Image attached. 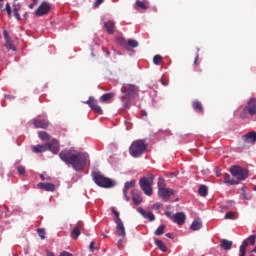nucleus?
<instances>
[{"mask_svg": "<svg viewBox=\"0 0 256 256\" xmlns=\"http://www.w3.org/2000/svg\"><path fill=\"white\" fill-rule=\"evenodd\" d=\"M249 113V115H256V98H251L244 108V115Z\"/></svg>", "mask_w": 256, "mask_h": 256, "instance_id": "obj_11", "label": "nucleus"}, {"mask_svg": "<svg viewBox=\"0 0 256 256\" xmlns=\"http://www.w3.org/2000/svg\"><path fill=\"white\" fill-rule=\"evenodd\" d=\"M198 193H199V195H201V197H207V195L209 193V189L205 185H200V187L198 189Z\"/></svg>", "mask_w": 256, "mask_h": 256, "instance_id": "obj_26", "label": "nucleus"}, {"mask_svg": "<svg viewBox=\"0 0 256 256\" xmlns=\"http://www.w3.org/2000/svg\"><path fill=\"white\" fill-rule=\"evenodd\" d=\"M167 217H171V212H166Z\"/></svg>", "mask_w": 256, "mask_h": 256, "instance_id": "obj_50", "label": "nucleus"}, {"mask_svg": "<svg viewBox=\"0 0 256 256\" xmlns=\"http://www.w3.org/2000/svg\"><path fill=\"white\" fill-rule=\"evenodd\" d=\"M147 150V144L143 140H136L130 146V155L132 157H140Z\"/></svg>", "mask_w": 256, "mask_h": 256, "instance_id": "obj_6", "label": "nucleus"}, {"mask_svg": "<svg viewBox=\"0 0 256 256\" xmlns=\"http://www.w3.org/2000/svg\"><path fill=\"white\" fill-rule=\"evenodd\" d=\"M103 237H107V235L104 234Z\"/></svg>", "mask_w": 256, "mask_h": 256, "instance_id": "obj_56", "label": "nucleus"}, {"mask_svg": "<svg viewBox=\"0 0 256 256\" xmlns=\"http://www.w3.org/2000/svg\"><path fill=\"white\" fill-rule=\"evenodd\" d=\"M38 136L40 137V139L42 141H49V134H47V132H39Z\"/></svg>", "mask_w": 256, "mask_h": 256, "instance_id": "obj_31", "label": "nucleus"}, {"mask_svg": "<svg viewBox=\"0 0 256 256\" xmlns=\"http://www.w3.org/2000/svg\"><path fill=\"white\" fill-rule=\"evenodd\" d=\"M201 227H203V222H201V219L199 218L195 219L191 225L192 231H199Z\"/></svg>", "mask_w": 256, "mask_h": 256, "instance_id": "obj_22", "label": "nucleus"}, {"mask_svg": "<svg viewBox=\"0 0 256 256\" xmlns=\"http://www.w3.org/2000/svg\"><path fill=\"white\" fill-rule=\"evenodd\" d=\"M38 189H43L44 191H55V184L53 183H38Z\"/></svg>", "mask_w": 256, "mask_h": 256, "instance_id": "obj_17", "label": "nucleus"}, {"mask_svg": "<svg viewBox=\"0 0 256 256\" xmlns=\"http://www.w3.org/2000/svg\"><path fill=\"white\" fill-rule=\"evenodd\" d=\"M132 201L134 205H141L143 202V197L141 196L139 190H132Z\"/></svg>", "mask_w": 256, "mask_h": 256, "instance_id": "obj_15", "label": "nucleus"}, {"mask_svg": "<svg viewBox=\"0 0 256 256\" xmlns=\"http://www.w3.org/2000/svg\"><path fill=\"white\" fill-rule=\"evenodd\" d=\"M155 245L158 247V249H160V251H163V253L167 251V246H165V243H163V241L156 239Z\"/></svg>", "mask_w": 256, "mask_h": 256, "instance_id": "obj_27", "label": "nucleus"}, {"mask_svg": "<svg viewBox=\"0 0 256 256\" xmlns=\"http://www.w3.org/2000/svg\"><path fill=\"white\" fill-rule=\"evenodd\" d=\"M112 97H113V94L107 93V94H104V95H102V96L100 97V101H101L102 103H105V101H109V99H112Z\"/></svg>", "mask_w": 256, "mask_h": 256, "instance_id": "obj_30", "label": "nucleus"}, {"mask_svg": "<svg viewBox=\"0 0 256 256\" xmlns=\"http://www.w3.org/2000/svg\"><path fill=\"white\" fill-rule=\"evenodd\" d=\"M250 256H256V248L250 251Z\"/></svg>", "mask_w": 256, "mask_h": 256, "instance_id": "obj_44", "label": "nucleus"}, {"mask_svg": "<svg viewBox=\"0 0 256 256\" xmlns=\"http://www.w3.org/2000/svg\"><path fill=\"white\" fill-rule=\"evenodd\" d=\"M19 9H21L20 4H14L13 13L14 17L19 21L21 19V15H19Z\"/></svg>", "mask_w": 256, "mask_h": 256, "instance_id": "obj_28", "label": "nucleus"}, {"mask_svg": "<svg viewBox=\"0 0 256 256\" xmlns=\"http://www.w3.org/2000/svg\"><path fill=\"white\" fill-rule=\"evenodd\" d=\"M158 196L163 201H169L171 197H174V195H177V191L167 188V184H165V179L159 178L158 179Z\"/></svg>", "mask_w": 256, "mask_h": 256, "instance_id": "obj_3", "label": "nucleus"}, {"mask_svg": "<svg viewBox=\"0 0 256 256\" xmlns=\"http://www.w3.org/2000/svg\"><path fill=\"white\" fill-rule=\"evenodd\" d=\"M3 7V2H0V8Z\"/></svg>", "mask_w": 256, "mask_h": 256, "instance_id": "obj_54", "label": "nucleus"}, {"mask_svg": "<svg viewBox=\"0 0 256 256\" xmlns=\"http://www.w3.org/2000/svg\"><path fill=\"white\" fill-rule=\"evenodd\" d=\"M18 173H20V175H24V173H25V167L19 166V167H18Z\"/></svg>", "mask_w": 256, "mask_h": 256, "instance_id": "obj_41", "label": "nucleus"}, {"mask_svg": "<svg viewBox=\"0 0 256 256\" xmlns=\"http://www.w3.org/2000/svg\"><path fill=\"white\" fill-rule=\"evenodd\" d=\"M6 12L8 14L9 17H11V5L9 3L6 4Z\"/></svg>", "mask_w": 256, "mask_h": 256, "instance_id": "obj_39", "label": "nucleus"}, {"mask_svg": "<svg viewBox=\"0 0 256 256\" xmlns=\"http://www.w3.org/2000/svg\"><path fill=\"white\" fill-rule=\"evenodd\" d=\"M79 235H81V224H78V226L74 227L71 233V237L72 239H78Z\"/></svg>", "mask_w": 256, "mask_h": 256, "instance_id": "obj_24", "label": "nucleus"}, {"mask_svg": "<svg viewBox=\"0 0 256 256\" xmlns=\"http://www.w3.org/2000/svg\"><path fill=\"white\" fill-rule=\"evenodd\" d=\"M59 157L67 165H72L75 171H81L87 165V160L89 159L87 153L76 152L75 150H64Z\"/></svg>", "mask_w": 256, "mask_h": 256, "instance_id": "obj_1", "label": "nucleus"}, {"mask_svg": "<svg viewBox=\"0 0 256 256\" xmlns=\"http://www.w3.org/2000/svg\"><path fill=\"white\" fill-rule=\"evenodd\" d=\"M255 241H256L255 235H251L249 238L244 240L242 245L240 246V249H239V251H240L239 256H245V253L247 251V247H249V245H255Z\"/></svg>", "mask_w": 256, "mask_h": 256, "instance_id": "obj_9", "label": "nucleus"}, {"mask_svg": "<svg viewBox=\"0 0 256 256\" xmlns=\"http://www.w3.org/2000/svg\"><path fill=\"white\" fill-rule=\"evenodd\" d=\"M87 104L94 110L96 111V113H103V110L100 108L99 105H97V103L93 100H91V98L87 101Z\"/></svg>", "mask_w": 256, "mask_h": 256, "instance_id": "obj_19", "label": "nucleus"}, {"mask_svg": "<svg viewBox=\"0 0 256 256\" xmlns=\"http://www.w3.org/2000/svg\"><path fill=\"white\" fill-rule=\"evenodd\" d=\"M113 215H115L114 222L116 223V235L118 237H125L126 232H125V224H123V221L119 217V212L115 210V208L111 209Z\"/></svg>", "mask_w": 256, "mask_h": 256, "instance_id": "obj_8", "label": "nucleus"}, {"mask_svg": "<svg viewBox=\"0 0 256 256\" xmlns=\"http://www.w3.org/2000/svg\"><path fill=\"white\" fill-rule=\"evenodd\" d=\"M224 219H237V214L235 212H228L225 214Z\"/></svg>", "mask_w": 256, "mask_h": 256, "instance_id": "obj_33", "label": "nucleus"}, {"mask_svg": "<svg viewBox=\"0 0 256 256\" xmlns=\"http://www.w3.org/2000/svg\"><path fill=\"white\" fill-rule=\"evenodd\" d=\"M170 219L173 221V223H177V225H185V213L178 212L170 217Z\"/></svg>", "mask_w": 256, "mask_h": 256, "instance_id": "obj_14", "label": "nucleus"}, {"mask_svg": "<svg viewBox=\"0 0 256 256\" xmlns=\"http://www.w3.org/2000/svg\"><path fill=\"white\" fill-rule=\"evenodd\" d=\"M128 45L130 47H139V43L136 40H133V39L128 40Z\"/></svg>", "mask_w": 256, "mask_h": 256, "instance_id": "obj_36", "label": "nucleus"}, {"mask_svg": "<svg viewBox=\"0 0 256 256\" xmlns=\"http://www.w3.org/2000/svg\"><path fill=\"white\" fill-rule=\"evenodd\" d=\"M40 178H41L42 181H49V176H47V173L41 174Z\"/></svg>", "mask_w": 256, "mask_h": 256, "instance_id": "obj_40", "label": "nucleus"}, {"mask_svg": "<svg viewBox=\"0 0 256 256\" xmlns=\"http://www.w3.org/2000/svg\"><path fill=\"white\" fill-rule=\"evenodd\" d=\"M162 207H163V204L161 202H158V203H155V204L152 205V209L154 211H159V209L162 208Z\"/></svg>", "mask_w": 256, "mask_h": 256, "instance_id": "obj_37", "label": "nucleus"}, {"mask_svg": "<svg viewBox=\"0 0 256 256\" xmlns=\"http://www.w3.org/2000/svg\"><path fill=\"white\" fill-rule=\"evenodd\" d=\"M142 115H145V116H147V112H145V111H142Z\"/></svg>", "mask_w": 256, "mask_h": 256, "instance_id": "obj_51", "label": "nucleus"}, {"mask_svg": "<svg viewBox=\"0 0 256 256\" xmlns=\"http://www.w3.org/2000/svg\"><path fill=\"white\" fill-rule=\"evenodd\" d=\"M38 235L41 239H45V230L44 229H38Z\"/></svg>", "mask_w": 256, "mask_h": 256, "instance_id": "obj_38", "label": "nucleus"}, {"mask_svg": "<svg viewBox=\"0 0 256 256\" xmlns=\"http://www.w3.org/2000/svg\"><path fill=\"white\" fill-rule=\"evenodd\" d=\"M137 91L138 89L135 85L125 84L122 87V92L125 93L127 97H133V95H137Z\"/></svg>", "mask_w": 256, "mask_h": 256, "instance_id": "obj_12", "label": "nucleus"}, {"mask_svg": "<svg viewBox=\"0 0 256 256\" xmlns=\"http://www.w3.org/2000/svg\"><path fill=\"white\" fill-rule=\"evenodd\" d=\"M51 11V4L47 2H42L38 9L36 10L37 17H43V15H47Z\"/></svg>", "mask_w": 256, "mask_h": 256, "instance_id": "obj_10", "label": "nucleus"}, {"mask_svg": "<svg viewBox=\"0 0 256 256\" xmlns=\"http://www.w3.org/2000/svg\"><path fill=\"white\" fill-rule=\"evenodd\" d=\"M105 0H96V5L99 6L101 3H103Z\"/></svg>", "mask_w": 256, "mask_h": 256, "instance_id": "obj_46", "label": "nucleus"}, {"mask_svg": "<svg viewBox=\"0 0 256 256\" xmlns=\"http://www.w3.org/2000/svg\"><path fill=\"white\" fill-rule=\"evenodd\" d=\"M122 244H123V240L122 239L118 240L117 242L118 247H121Z\"/></svg>", "mask_w": 256, "mask_h": 256, "instance_id": "obj_47", "label": "nucleus"}, {"mask_svg": "<svg viewBox=\"0 0 256 256\" xmlns=\"http://www.w3.org/2000/svg\"><path fill=\"white\" fill-rule=\"evenodd\" d=\"M132 187H135V180L128 181L124 185L123 195L126 201H130L129 196L127 195V191H129V189H132Z\"/></svg>", "mask_w": 256, "mask_h": 256, "instance_id": "obj_16", "label": "nucleus"}, {"mask_svg": "<svg viewBox=\"0 0 256 256\" xmlns=\"http://www.w3.org/2000/svg\"><path fill=\"white\" fill-rule=\"evenodd\" d=\"M47 149H49L51 153H54V155H57L59 153V142L53 139L48 144H39L32 147L34 153H43V151H47Z\"/></svg>", "mask_w": 256, "mask_h": 256, "instance_id": "obj_4", "label": "nucleus"}, {"mask_svg": "<svg viewBox=\"0 0 256 256\" xmlns=\"http://www.w3.org/2000/svg\"><path fill=\"white\" fill-rule=\"evenodd\" d=\"M220 247H222L225 251H229L233 247V242L229 240H222L220 242Z\"/></svg>", "mask_w": 256, "mask_h": 256, "instance_id": "obj_23", "label": "nucleus"}, {"mask_svg": "<svg viewBox=\"0 0 256 256\" xmlns=\"http://www.w3.org/2000/svg\"><path fill=\"white\" fill-rule=\"evenodd\" d=\"M153 175H148V177H143L140 179V187L144 191L145 195L151 197L153 195Z\"/></svg>", "mask_w": 256, "mask_h": 256, "instance_id": "obj_7", "label": "nucleus"}, {"mask_svg": "<svg viewBox=\"0 0 256 256\" xmlns=\"http://www.w3.org/2000/svg\"><path fill=\"white\" fill-rule=\"evenodd\" d=\"M166 237L171 238V233L166 234Z\"/></svg>", "mask_w": 256, "mask_h": 256, "instance_id": "obj_52", "label": "nucleus"}, {"mask_svg": "<svg viewBox=\"0 0 256 256\" xmlns=\"http://www.w3.org/2000/svg\"><path fill=\"white\" fill-rule=\"evenodd\" d=\"M4 35H5V39H6V44H5L6 49H9L11 51H15V46H13V42L7 36V31H4Z\"/></svg>", "mask_w": 256, "mask_h": 256, "instance_id": "obj_25", "label": "nucleus"}, {"mask_svg": "<svg viewBox=\"0 0 256 256\" xmlns=\"http://www.w3.org/2000/svg\"><path fill=\"white\" fill-rule=\"evenodd\" d=\"M104 27L110 35H112L113 31H115V22L113 21H108L104 23Z\"/></svg>", "mask_w": 256, "mask_h": 256, "instance_id": "obj_21", "label": "nucleus"}, {"mask_svg": "<svg viewBox=\"0 0 256 256\" xmlns=\"http://www.w3.org/2000/svg\"><path fill=\"white\" fill-rule=\"evenodd\" d=\"M137 7H140V9H147V4L145 2H141L139 0L136 1Z\"/></svg>", "mask_w": 256, "mask_h": 256, "instance_id": "obj_35", "label": "nucleus"}, {"mask_svg": "<svg viewBox=\"0 0 256 256\" xmlns=\"http://www.w3.org/2000/svg\"><path fill=\"white\" fill-rule=\"evenodd\" d=\"M230 173L232 177L236 179V180H229L226 177L225 182L230 183V185H239V181H245V179H247V177L249 176V171L239 166H232L230 169Z\"/></svg>", "mask_w": 256, "mask_h": 256, "instance_id": "obj_2", "label": "nucleus"}, {"mask_svg": "<svg viewBox=\"0 0 256 256\" xmlns=\"http://www.w3.org/2000/svg\"><path fill=\"white\" fill-rule=\"evenodd\" d=\"M94 245H95V242L90 243V251H95Z\"/></svg>", "mask_w": 256, "mask_h": 256, "instance_id": "obj_43", "label": "nucleus"}, {"mask_svg": "<svg viewBox=\"0 0 256 256\" xmlns=\"http://www.w3.org/2000/svg\"><path fill=\"white\" fill-rule=\"evenodd\" d=\"M243 139L246 141V143H255L256 141V132H249L245 136H243Z\"/></svg>", "mask_w": 256, "mask_h": 256, "instance_id": "obj_20", "label": "nucleus"}, {"mask_svg": "<svg viewBox=\"0 0 256 256\" xmlns=\"http://www.w3.org/2000/svg\"><path fill=\"white\" fill-rule=\"evenodd\" d=\"M193 109L194 111H196V113H201V111H203V107L201 106V103L197 101L193 103Z\"/></svg>", "mask_w": 256, "mask_h": 256, "instance_id": "obj_29", "label": "nucleus"}, {"mask_svg": "<svg viewBox=\"0 0 256 256\" xmlns=\"http://www.w3.org/2000/svg\"><path fill=\"white\" fill-rule=\"evenodd\" d=\"M92 177H93L94 183H96L98 187H104L106 189L115 187V181L109 178H106L105 176L101 175V173L99 172H92Z\"/></svg>", "mask_w": 256, "mask_h": 256, "instance_id": "obj_5", "label": "nucleus"}, {"mask_svg": "<svg viewBox=\"0 0 256 256\" xmlns=\"http://www.w3.org/2000/svg\"><path fill=\"white\" fill-rule=\"evenodd\" d=\"M197 59H199V56H197V57L195 58L194 63H197Z\"/></svg>", "mask_w": 256, "mask_h": 256, "instance_id": "obj_53", "label": "nucleus"}, {"mask_svg": "<svg viewBox=\"0 0 256 256\" xmlns=\"http://www.w3.org/2000/svg\"><path fill=\"white\" fill-rule=\"evenodd\" d=\"M162 60L163 58L161 57V55H156L153 58V63L154 65H160Z\"/></svg>", "mask_w": 256, "mask_h": 256, "instance_id": "obj_34", "label": "nucleus"}, {"mask_svg": "<svg viewBox=\"0 0 256 256\" xmlns=\"http://www.w3.org/2000/svg\"><path fill=\"white\" fill-rule=\"evenodd\" d=\"M34 5H37L39 3V0H31Z\"/></svg>", "mask_w": 256, "mask_h": 256, "instance_id": "obj_49", "label": "nucleus"}, {"mask_svg": "<svg viewBox=\"0 0 256 256\" xmlns=\"http://www.w3.org/2000/svg\"><path fill=\"white\" fill-rule=\"evenodd\" d=\"M46 255L47 256H55V254L53 252H49V251H47Z\"/></svg>", "mask_w": 256, "mask_h": 256, "instance_id": "obj_48", "label": "nucleus"}, {"mask_svg": "<svg viewBox=\"0 0 256 256\" xmlns=\"http://www.w3.org/2000/svg\"><path fill=\"white\" fill-rule=\"evenodd\" d=\"M33 123L36 129H45L49 125V122L47 120L35 119Z\"/></svg>", "mask_w": 256, "mask_h": 256, "instance_id": "obj_18", "label": "nucleus"}, {"mask_svg": "<svg viewBox=\"0 0 256 256\" xmlns=\"http://www.w3.org/2000/svg\"><path fill=\"white\" fill-rule=\"evenodd\" d=\"M3 1H5V0H0V3H3Z\"/></svg>", "mask_w": 256, "mask_h": 256, "instance_id": "obj_55", "label": "nucleus"}, {"mask_svg": "<svg viewBox=\"0 0 256 256\" xmlns=\"http://www.w3.org/2000/svg\"><path fill=\"white\" fill-rule=\"evenodd\" d=\"M163 233H165V225H160L158 229H156L155 235L161 236Z\"/></svg>", "mask_w": 256, "mask_h": 256, "instance_id": "obj_32", "label": "nucleus"}, {"mask_svg": "<svg viewBox=\"0 0 256 256\" xmlns=\"http://www.w3.org/2000/svg\"><path fill=\"white\" fill-rule=\"evenodd\" d=\"M35 5H37V4H35V2H32L31 4H29V9H33L34 7H35Z\"/></svg>", "mask_w": 256, "mask_h": 256, "instance_id": "obj_45", "label": "nucleus"}, {"mask_svg": "<svg viewBox=\"0 0 256 256\" xmlns=\"http://www.w3.org/2000/svg\"><path fill=\"white\" fill-rule=\"evenodd\" d=\"M60 256H73V254L67 252V251H63L60 253Z\"/></svg>", "mask_w": 256, "mask_h": 256, "instance_id": "obj_42", "label": "nucleus"}, {"mask_svg": "<svg viewBox=\"0 0 256 256\" xmlns=\"http://www.w3.org/2000/svg\"><path fill=\"white\" fill-rule=\"evenodd\" d=\"M137 211L140 213V215H142L144 219H147L148 221H155V214H153L151 210H145L141 207H138Z\"/></svg>", "mask_w": 256, "mask_h": 256, "instance_id": "obj_13", "label": "nucleus"}]
</instances>
